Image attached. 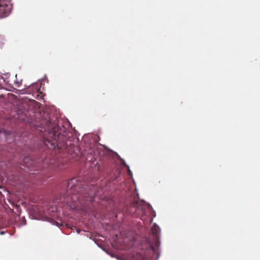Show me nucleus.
Segmentation results:
<instances>
[{
	"label": "nucleus",
	"mask_w": 260,
	"mask_h": 260,
	"mask_svg": "<svg viewBox=\"0 0 260 260\" xmlns=\"http://www.w3.org/2000/svg\"><path fill=\"white\" fill-rule=\"evenodd\" d=\"M45 124L42 128L45 133L42 136L44 137V144L50 149H61L57 143V138L59 135H64L67 132L66 125L68 122L63 120L55 118L54 120L43 121L41 124Z\"/></svg>",
	"instance_id": "nucleus-2"
},
{
	"label": "nucleus",
	"mask_w": 260,
	"mask_h": 260,
	"mask_svg": "<svg viewBox=\"0 0 260 260\" xmlns=\"http://www.w3.org/2000/svg\"><path fill=\"white\" fill-rule=\"evenodd\" d=\"M11 5L5 0H0V14L7 15L10 12Z\"/></svg>",
	"instance_id": "nucleus-3"
},
{
	"label": "nucleus",
	"mask_w": 260,
	"mask_h": 260,
	"mask_svg": "<svg viewBox=\"0 0 260 260\" xmlns=\"http://www.w3.org/2000/svg\"><path fill=\"white\" fill-rule=\"evenodd\" d=\"M157 227L155 226H153L152 228V233L156 235V236L157 235Z\"/></svg>",
	"instance_id": "nucleus-5"
},
{
	"label": "nucleus",
	"mask_w": 260,
	"mask_h": 260,
	"mask_svg": "<svg viewBox=\"0 0 260 260\" xmlns=\"http://www.w3.org/2000/svg\"><path fill=\"white\" fill-rule=\"evenodd\" d=\"M93 160H94L93 158H91V159L89 160V161H93Z\"/></svg>",
	"instance_id": "nucleus-6"
},
{
	"label": "nucleus",
	"mask_w": 260,
	"mask_h": 260,
	"mask_svg": "<svg viewBox=\"0 0 260 260\" xmlns=\"http://www.w3.org/2000/svg\"><path fill=\"white\" fill-rule=\"evenodd\" d=\"M146 207L147 206L144 203H139L138 202L137 203H135V208H136L137 214L141 215L142 218L146 215L145 209Z\"/></svg>",
	"instance_id": "nucleus-4"
},
{
	"label": "nucleus",
	"mask_w": 260,
	"mask_h": 260,
	"mask_svg": "<svg viewBox=\"0 0 260 260\" xmlns=\"http://www.w3.org/2000/svg\"><path fill=\"white\" fill-rule=\"evenodd\" d=\"M63 186H68L66 193L62 194L60 199L61 202L69 204L71 202H78L81 205L86 206L94 200L95 193L90 191L87 192L86 188L82 187V184L75 178L71 179L69 182H63Z\"/></svg>",
	"instance_id": "nucleus-1"
}]
</instances>
